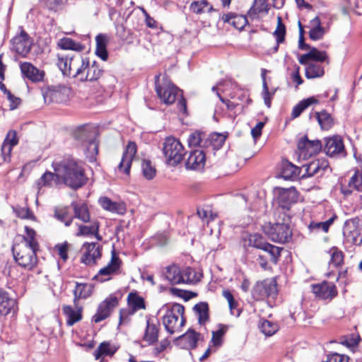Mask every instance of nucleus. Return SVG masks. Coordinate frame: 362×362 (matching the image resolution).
<instances>
[{"label": "nucleus", "instance_id": "obj_52", "mask_svg": "<svg viewBox=\"0 0 362 362\" xmlns=\"http://www.w3.org/2000/svg\"><path fill=\"white\" fill-rule=\"evenodd\" d=\"M262 332L266 336H272L278 330V325L269 320H263L259 325Z\"/></svg>", "mask_w": 362, "mask_h": 362}, {"label": "nucleus", "instance_id": "obj_45", "mask_svg": "<svg viewBox=\"0 0 362 362\" xmlns=\"http://www.w3.org/2000/svg\"><path fill=\"white\" fill-rule=\"evenodd\" d=\"M128 303L132 309V313H135L141 309H145V303L142 297L136 293H130L128 296Z\"/></svg>", "mask_w": 362, "mask_h": 362}, {"label": "nucleus", "instance_id": "obj_29", "mask_svg": "<svg viewBox=\"0 0 362 362\" xmlns=\"http://www.w3.org/2000/svg\"><path fill=\"white\" fill-rule=\"evenodd\" d=\"M328 166L329 164L325 160H315L303 165L305 168V175L307 177L322 175Z\"/></svg>", "mask_w": 362, "mask_h": 362}, {"label": "nucleus", "instance_id": "obj_2", "mask_svg": "<svg viewBox=\"0 0 362 362\" xmlns=\"http://www.w3.org/2000/svg\"><path fill=\"white\" fill-rule=\"evenodd\" d=\"M53 167L59 178L72 189H78L86 182L83 168L72 158H66L60 162L54 163Z\"/></svg>", "mask_w": 362, "mask_h": 362}, {"label": "nucleus", "instance_id": "obj_8", "mask_svg": "<svg viewBox=\"0 0 362 362\" xmlns=\"http://www.w3.org/2000/svg\"><path fill=\"white\" fill-rule=\"evenodd\" d=\"M264 233L273 242L285 243L292 238L290 226L286 223H269L263 227Z\"/></svg>", "mask_w": 362, "mask_h": 362}, {"label": "nucleus", "instance_id": "obj_18", "mask_svg": "<svg viewBox=\"0 0 362 362\" xmlns=\"http://www.w3.org/2000/svg\"><path fill=\"white\" fill-rule=\"evenodd\" d=\"M344 234L350 238L353 243H357L362 241V221L358 218H354L345 222Z\"/></svg>", "mask_w": 362, "mask_h": 362}, {"label": "nucleus", "instance_id": "obj_53", "mask_svg": "<svg viewBox=\"0 0 362 362\" xmlns=\"http://www.w3.org/2000/svg\"><path fill=\"white\" fill-rule=\"evenodd\" d=\"M57 179L59 178L56 172L54 173L51 172H46L42 175L40 180L38 181L37 185L40 186V187L42 186H50L52 185V182L55 181Z\"/></svg>", "mask_w": 362, "mask_h": 362}, {"label": "nucleus", "instance_id": "obj_54", "mask_svg": "<svg viewBox=\"0 0 362 362\" xmlns=\"http://www.w3.org/2000/svg\"><path fill=\"white\" fill-rule=\"evenodd\" d=\"M227 331V327L221 325L219 329L212 332L211 342L216 346H219L222 344V337Z\"/></svg>", "mask_w": 362, "mask_h": 362}, {"label": "nucleus", "instance_id": "obj_63", "mask_svg": "<svg viewBox=\"0 0 362 362\" xmlns=\"http://www.w3.org/2000/svg\"><path fill=\"white\" fill-rule=\"evenodd\" d=\"M5 143L11 144L12 146H16L18 144V139L16 137V133L15 131H9L4 139Z\"/></svg>", "mask_w": 362, "mask_h": 362}, {"label": "nucleus", "instance_id": "obj_48", "mask_svg": "<svg viewBox=\"0 0 362 362\" xmlns=\"http://www.w3.org/2000/svg\"><path fill=\"white\" fill-rule=\"evenodd\" d=\"M86 148L84 152L86 155L87 158L90 161H94L95 160L96 155L98 152V144L95 140L92 139L85 144Z\"/></svg>", "mask_w": 362, "mask_h": 362}, {"label": "nucleus", "instance_id": "obj_23", "mask_svg": "<svg viewBox=\"0 0 362 362\" xmlns=\"http://www.w3.org/2000/svg\"><path fill=\"white\" fill-rule=\"evenodd\" d=\"M206 162L205 153L203 151L195 150L190 152L185 163L187 169L202 170Z\"/></svg>", "mask_w": 362, "mask_h": 362}, {"label": "nucleus", "instance_id": "obj_31", "mask_svg": "<svg viewBox=\"0 0 362 362\" xmlns=\"http://www.w3.org/2000/svg\"><path fill=\"white\" fill-rule=\"evenodd\" d=\"M222 20L228 23L238 30H242L247 23V19L245 16L238 15L234 13H228L222 16Z\"/></svg>", "mask_w": 362, "mask_h": 362}, {"label": "nucleus", "instance_id": "obj_28", "mask_svg": "<svg viewBox=\"0 0 362 362\" xmlns=\"http://www.w3.org/2000/svg\"><path fill=\"white\" fill-rule=\"evenodd\" d=\"M199 334L194 330L189 329L186 333L180 336L177 341L180 345H182L185 349H192L197 346V343L199 339Z\"/></svg>", "mask_w": 362, "mask_h": 362}, {"label": "nucleus", "instance_id": "obj_30", "mask_svg": "<svg viewBox=\"0 0 362 362\" xmlns=\"http://www.w3.org/2000/svg\"><path fill=\"white\" fill-rule=\"evenodd\" d=\"M76 309H74L70 305H65L63 307V312L67 317L66 324L69 326H72L77 322L82 319V308L75 305Z\"/></svg>", "mask_w": 362, "mask_h": 362}, {"label": "nucleus", "instance_id": "obj_55", "mask_svg": "<svg viewBox=\"0 0 362 362\" xmlns=\"http://www.w3.org/2000/svg\"><path fill=\"white\" fill-rule=\"evenodd\" d=\"M13 211L16 216L24 219H34L35 216L29 208L16 206L13 207Z\"/></svg>", "mask_w": 362, "mask_h": 362}, {"label": "nucleus", "instance_id": "obj_32", "mask_svg": "<svg viewBox=\"0 0 362 362\" xmlns=\"http://www.w3.org/2000/svg\"><path fill=\"white\" fill-rule=\"evenodd\" d=\"M93 290V288L91 284L76 283L75 289L74 290V305H76V303L80 298H88L92 294Z\"/></svg>", "mask_w": 362, "mask_h": 362}, {"label": "nucleus", "instance_id": "obj_41", "mask_svg": "<svg viewBox=\"0 0 362 362\" xmlns=\"http://www.w3.org/2000/svg\"><path fill=\"white\" fill-rule=\"evenodd\" d=\"M25 230L26 235L23 237V240L17 245H26L29 247L38 249L39 244L35 239V231L28 226L25 227Z\"/></svg>", "mask_w": 362, "mask_h": 362}, {"label": "nucleus", "instance_id": "obj_1", "mask_svg": "<svg viewBox=\"0 0 362 362\" xmlns=\"http://www.w3.org/2000/svg\"><path fill=\"white\" fill-rule=\"evenodd\" d=\"M57 66L64 75L72 76L81 81H97L103 73L95 62L90 64L88 59L83 58L80 54L72 56L59 54Z\"/></svg>", "mask_w": 362, "mask_h": 362}, {"label": "nucleus", "instance_id": "obj_7", "mask_svg": "<svg viewBox=\"0 0 362 362\" xmlns=\"http://www.w3.org/2000/svg\"><path fill=\"white\" fill-rule=\"evenodd\" d=\"M160 75L155 77V88L156 93L160 100L166 104L170 105L175 103L179 95L180 90L173 84L168 78L164 77L163 83H159Z\"/></svg>", "mask_w": 362, "mask_h": 362}, {"label": "nucleus", "instance_id": "obj_61", "mask_svg": "<svg viewBox=\"0 0 362 362\" xmlns=\"http://www.w3.org/2000/svg\"><path fill=\"white\" fill-rule=\"evenodd\" d=\"M56 248L58 251V255L63 260H66L68 258L67 252H68V244L64 243L63 244L57 245Z\"/></svg>", "mask_w": 362, "mask_h": 362}, {"label": "nucleus", "instance_id": "obj_9", "mask_svg": "<svg viewBox=\"0 0 362 362\" xmlns=\"http://www.w3.org/2000/svg\"><path fill=\"white\" fill-rule=\"evenodd\" d=\"M244 245L267 252L271 257V260L274 263H276L279 257L281 255V248L265 242L264 238L257 233L250 234L244 238Z\"/></svg>", "mask_w": 362, "mask_h": 362}, {"label": "nucleus", "instance_id": "obj_44", "mask_svg": "<svg viewBox=\"0 0 362 362\" xmlns=\"http://www.w3.org/2000/svg\"><path fill=\"white\" fill-rule=\"evenodd\" d=\"M317 103L318 100L315 97H310L301 100L296 106H294L291 113L292 117L296 118L299 117L301 112L308 108L310 105L316 104Z\"/></svg>", "mask_w": 362, "mask_h": 362}, {"label": "nucleus", "instance_id": "obj_46", "mask_svg": "<svg viewBox=\"0 0 362 362\" xmlns=\"http://www.w3.org/2000/svg\"><path fill=\"white\" fill-rule=\"evenodd\" d=\"M316 117L321 128L324 130L329 129L333 125V119L331 115L323 110L320 112H316Z\"/></svg>", "mask_w": 362, "mask_h": 362}, {"label": "nucleus", "instance_id": "obj_35", "mask_svg": "<svg viewBox=\"0 0 362 362\" xmlns=\"http://www.w3.org/2000/svg\"><path fill=\"white\" fill-rule=\"evenodd\" d=\"M286 28L282 23L281 17H278L277 26L274 32V35L276 37V45L270 50L269 54H274L277 52L279 47V44L282 43L285 40Z\"/></svg>", "mask_w": 362, "mask_h": 362}, {"label": "nucleus", "instance_id": "obj_4", "mask_svg": "<svg viewBox=\"0 0 362 362\" xmlns=\"http://www.w3.org/2000/svg\"><path fill=\"white\" fill-rule=\"evenodd\" d=\"M185 307L179 303L167 307L166 313L163 317V324L165 330L170 334L180 332L185 324L184 317Z\"/></svg>", "mask_w": 362, "mask_h": 362}, {"label": "nucleus", "instance_id": "obj_33", "mask_svg": "<svg viewBox=\"0 0 362 362\" xmlns=\"http://www.w3.org/2000/svg\"><path fill=\"white\" fill-rule=\"evenodd\" d=\"M15 300L10 298L8 293L0 288V315H8L14 307Z\"/></svg>", "mask_w": 362, "mask_h": 362}, {"label": "nucleus", "instance_id": "obj_10", "mask_svg": "<svg viewBox=\"0 0 362 362\" xmlns=\"http://www.w3.org/2000/svg\"><path fill=\"white\" fill-rule=\"evenodd\" d=\"M277 294L276 281L267 279L257 282L252 288V295L256 300H264L266 298H274Z\"/></svg>", "mask_w": 362, "mask_h": 362}, {"label": "nucleus", "instance_id": "obj_19", "mask_svg": "<svg viewBox=\"0 0 362 362\" xmlns=\"http://www.w3.org/2000/svg\"><path fill=\"white\" fill-rule=\"evenodd\" d=\"M86 252L81 257V262L86 265H93L101 257V247L96 243H86L83 245Z\"/></svg>", "mask_w": 362, "mask_h": 362}, {"label": "nucleus", "instance_id": "obj_13", "mask_svg": "<svg viewBox=\"0 0 362 362\" xmlns=\"http://www.w3.org/2000/svg\"><path fill=\"white\" fill-rule=\"evenodd\" d=\"M298 148L300 156L304 158H310L317 154L322 149L320 140H309L306 136L299 139Z\"/></svg>", "mask_w": 362, "mask_h": 362}, {"label": "nucleus", "instance_id": "obj_14", "mask_svg": "<svg viewBox=\"0 0 362 362\" xmlns=\"http://www.w3.org/2000/svg\"><path fill=\"white\" fill-rule=\"evenodd\" d=\"M136 143L129 141L123 153L121 161L117 166L118 173H124L127 175L129 174L132 163L136 153Z\"/></svg>", "mask_w": 362, "mask_h": 362}, {"label": "nucleus", "instance_id": "obj_42", "mask_svg": "<svg viewBox=\"0 0 362 362\" xmlns=\"http://www.w3.org/2000/svg\"><path fill=\"white\" fill-rule=\"evenodd\" d=\"M57 45L62 49H70L76 52H81L85 48L84 45L69 37L60 39Z\"/></svg>", "mask_w": 362, "mask_h": 362}, {"label": "nucleus", "instance_id": "obj_59", "mask_svg": "<svg viewBox=\"0 0 362 362\" xmlns=\"http://www.w3.org/2000/svg\"><path fill=\"white\" fill-rule=\"evenodd\" d=\"M223 296L228 300L229 308L230 310L235 309L237 307V302L235 300L233 294L228 290L223 291Z\"/></svg>", "mask_w": 362, "mask_h": 362}, {"label": "nucleus", "instance_id": "obj_17", "mask_svg": "<svg viewBox=\"0 0 362 362\" xmlns=\"http://www.w3.org/2000/svg\"><path fill=\"white\" fill-rule=\"evenodd\" d=\"M20 69L23 77L33 83H39L44 81L45 71L37 69L30 62H21Z\"/></svg>", "mask_w": 362, "mask_h": 362}, {"label": "nucleus", "instance_id": "obj_26", "mask_svg": "<svg viewBox=\"0 0 362 362\" xmlns=\"http://www.w3.org/2000/svg\"><path fill=\"white\" fill-rule=\"evenodd\" d=\"M122 264V261L117 255L115 250L113 248L112 250L111 259L107 265L98 272V276H110L117 274L119 272V269Z\"/></svg>", "mask_w": 362, "mask_h": 362}, {"label": "nucleus", "instance_id": "obj_21", "mask_svg": "<svg viewBox=\"0 0 362 362\" xmlns=\"http://www.w3.org/2000/svg\"><path fill=\"white\" fill-rule=\"evenodd\" d=\"M69 89L66 87H53L48 88L43 93L45 102L47 103H60L66 100Z\"/></svg>", "mask_w": 362, "mask_h": 362}, {"label": "nucleus", "instance_id": "obj_38", "mask_svg": "<svg viewBox=\"0 0 362 362\" xmlns=\"http://www.w3.org/2000/svg\"><path fill=\"white\" fill-rule=\"evenodd\" d=\"M189 10L197 15L209 13L213 10V6L207 0L194 1L191 3Z\"/></svg>", "mask_w": 362, "mask_h": 362}, {"label": "nucleus", "instance_id": "obj_3", "mask_svg": "<svg viewBox=\"0 0 362 362\" xmlns=\"http://www.w3.org/2000/svg\"><path fill=\"white\" fill-rule=\"evenodd\" d=\"M163 276L171 285L192 284L198 281L196 272L189 267L181 269L178 265L173 264L165 267L163 270Z\"/></svg>", "mask_w": 362, "mask_h": 362}, {"label": "nucleus", "instance_id": "obj_51", "mask_svg": "<svg viewBox=\"0 0 362 362\" xmlns=\"http://www.w3.org/2000/svg\"><path fill=\"white\" fill-rule=\"evenodd\" d=\"M99 223L98 221L92 222L90 226L80 225L78 226V231L76 233L77 236L88 235L95 233L99 231Z\"/></svg>", "mask_w": 362, "mask_h": 362}, {"label": "nucleus", "instance_id": "obj_57", "mask_svg": "<svg viewBox=\"0 0 362 362\" xmlns=\"http://www.w3.org/2000/svg\"><path fill=\"white\" fill-rule=\"evenodd\" d=\"M325 29L323 27H313L309 32L310 38L313 40H318L323 37Z\"/></svg>", "mask_w": 362, "mask_h": 362}, {"label": "nucleus", "instance_id": "obj_34", "mask_svg": "<svg viewBox=\"0 0 362 362\" xmlns=\"http://www.w3.org/2000/svg\"><path fill=\"white\" fill-rule=\"evenodd\" d=\"M305 66V77L308 79L320 78L324 76L325 70L321 64L317 62H308Z\"/></svg>", "mask_w": 362, "mask_h": 362}, {"label": "nucleus", "instance_id": "obj_62", "mask_svg": "<svg viewBox=\"0 0 362 362\" xmlns=\"http://www.w3.org/2000/svg\"><path fill=\"white\" fill-rule=\"evenodd\" d=\"M12 146L11 144L8 143L4 142L1 146V154L4 158V161H7L9 160L10 154L11 153Z\"/></svg>", "mask_w": 362, "mask_h": 362}, {"label": "nucleus", "instance_id": "obj_64", "mask_svg": "<svg viewBox=\"0 0 362 362\" xmlns=\"http://www.w3.org/2000/svg\"><path fill=\"white\" fill-rule=\"evenodd\" d=\"M264 126V122H259L255 127H253L251 130V134L252 137L256 139L259 138L262 134V128Z\"/></svg>", "mask_w": 362, "mask_h": 362}, {"label": "nucleus", "instance_id": "obj_22", "mask_svg": "<svg viewBox=\"0 0 362 362\" xmlns=\"http://www.w3.org/2000/svg\"><path fill=\"white\" fill-rule=\"evenodd\" d=\"M353 190L362 192V163L350 178L348 186H341V192L346 197L351 194Z\"/></svg>", "mask_w": 362, "mask_h": 362}, {"label": "nucleus", "instance_id": "obj_50", "mask_svg": "<svg viewBox=\"0 0 362 362\" xmlns=\"http://www.w3.org/2000/svg\"><path fill=\"white\" fill-rule=\"evenodd\" d=\"M142 173L147 180L153 179L156 173L155 167L149 160H143L141 163Z\"/></svg>", "mask_w": 362, "mask_h": 362}, {"label": "nucleus", "instance_id": "obj_25", "mask_svg": "<svg viewBox=\"0 0 362 362\" xmlns=\"http://www.w3.org/2000/svg\"><path fill=\"white\" fill-rule=\"evenodd\" d=\"M300 64H305L308 62H317L320 64L321 62H327L329 63L328 57L325 51H320L315 47L310 48V51L304 54H302L299 59Z\"/></svg>", "mask_w": 362, "mask_h": 362}, {"label": "nucleus", "instance_id": "obj_24", "mask_svg": "<svg viewBox=\"0 0 362 362\" xmlns=\"http://www.w3.org/2000/svg\"><path fill=\"white\" fill-rule=\"evenodd\" d=\"M160 330V323L158 320L148 319L146 326L142 337L143 341L148 345L153 344L157 341Z\"/></svg>", "mask_w": 362, "mask_h": 362}, {"label": "nucleus", "instance_id": "obj_6", "mask_svg": "<svg viewBox=\"0 0 362 362\" xmlns=\"http://www.w3.org/2000/svg\"><path fill=\"white\" fill-rule=\"evenodd\" d=\"M26 245L15 244L12 247L13 257L19 266L27 270H32L37 262L36 251Z\"/></svg>", "mask_w": 362, "mask_h": 362}, {"label": "nucleus", "instance_id": "obj_20", "mask_svg": "<svg viewBox=\"0 0 362 362\" xmlns=\"http://www.w3.org/2000/svg\"><path fill=\"white\" fill-rule=\"evenodd\" d=\"M276 201L280 207L288 209L292 204L298 201V192L295 188H278Z\"/></svg>", "mask_w": 362, "mask_h": 362}, {"label": "nucleus", "instance_id": "obj_27", "mask_svg": "<svg viewBox=\"0 0 362 362\" xmlns=\"http://www.w3.org/2000/svg\"><path fill=\"white\" fill-rule=\"evenodd\" d=\"M98 202L101 207L112 213L124 214L126 211V206L123 202H112L107 197H100Z\"/></svg>", "mask_w": 362, "mask_h": 362}, {"label": "nucleus", "instance_id": "obj_37", "mask_svg": "<svg viewBox=\"0 0 362 362\" xmlns=\"http://www.w3.org/2000/svg\"><path fill=\"white\" fill-rule=\"evenodd\" d=\"M194 311L198 317V322L200 325H205L209 319V305L205 302H200L193 308Z\"/></svg>", "mask_w": 362, "mask_h": 362}, {"label": "nucleus", "instance_id": "obj_60", "mask_svg": "<svg viewBox=\"0 0 362 362\" xmlns=\"http://www.w3.org/2000/svg\"><path fill=\"white\" fill-rule=\"evenodd\" d=\"M210 139L211 142H214L215 148H219L224 144L226 138L221 134H214L211 136Z\"/></svg>", "mask_w": 362, "mask_h": 362}, {"label": "nucleus", "instance_id": "obj_49", "mask_svg": "<svg viewBox=\"0 0 362 362\" xmlns=\"http://www.w3.org/2000/svg\"><path fill=\"white\" fill-rule=\"evenodd\" d=\"M54 218L61 222H63L66 226H69L73 217L69 216L67 208H57L54 210Z\"/></svg>", "mask_w": 362, "mask_h": 362}, {"label": "nucleus", "instance_id": "obj_15", "mask_svg": "<svg viewBox=\"0 0 362 362\" xmlns=\"http://www.w3.org/2000/svg\"><path fill=\"white\" fill-rule=\"evenodd\" d=\"M12 50L25 57L30 52L32 42L25 31H21L19 35L14 37L12 40Z\"/></svg>", "mask_w": 362, "mask_h": 362}, {"label": "nucleus", "instance_id": "obj_56", "mask_svg": "<svg viewBox=\"0 0 362 362\" xmlns=\"http://www.w3.org/2000/svg\"><path fill=\"white\" fill-rule=\"evenodd\" d=\"M203 134L201 132H195L192 133L188 138V144L189 146H201Z\"/></svg>", "mask_w": 362, "mask_h": 362}, {"label": "nucleus", "instance_id": "obj_47", "mask_svg": "<svg viewBox=\"0 0 362 362\" xmlns=\"http://www.w3.org/2000/svg\"><path fill=\"white\" fill-rule=\"evenodd\" d=\"M331 257L329 264L334 267L341 266L344 262V253L337 247H333L329 250Z\"/></svg>", "mask_w": 362, "mask_h": 362}, {"label": "nucleus", "instance_id": "obj_58", "mask_svg": "<svg viewBox=\"0 0 362 362\" xmlns=\"http://www.w3.org/2000/svg\"><path fill=\"white\" fill-rule=\"evenodd\" d=\"M349 358L347 356L334 353L327 356V358L324 362H349Z\"/></svg>", "mask_w": 362, "mask_h": 362}, {"label": "nucleus", "instance_id": "obj_43", "mask_svg": "<svg viewBox=\"0 0 362 362\" xmlns=\"http://www.w3.org/2000/svg\"><path fill=\"white\" fill-rule=\"evenodd\" d=\"M75 217L80 219L84 223L90 221V214L86 204L72 203Z\"/></svg>", "mask_w": 362, "mask_h": 362}, {"label": "nucleus", "instance_id": "obj_39", "mask_svg": "<svg viewBox=\"0 0 362 362\" xmlns=\"http://www.w3.org/2000/svg\"><path fill=\"white\" fill-rule=\"evenodd\" d=\"M300 168L293 163L286 161L282 164L281 175L285 180L296 177L300 174Z\"/></svg>", "mask_w": 362, "mask_h": 362}, {"label": "nucleus", "instance_id": "obj_5", "mask_svg": "<svg viewBox=\"0 0 362 362\" xmlns=\"http://www.w3.org/2000/svg\"><path fill=\"white\" fill-rule=\"evenodd\" d=\"M163 153L168 165L176 166L183 159L185 148L180 141L173 136L165 138L163 144Z\"/></svg>", "mask_w": 362, "mask_h": 362}, {"label": "nucleus", "instance_id": "obj_16", "mask_svg": "<svg viewBox=\"0 0 362 362\" xmlns=\"http://www.w3.org/2000/svg\"><path fill=\"white\" fill-rule=\"evenodd\" d=\"M324 151L330 157H344L346 152L342 139L337 136L327 139Z\"/></svg>", "mask_w": 362, "mask_h": 362}, {"label": "nucleus", "instance_id": "obj_11", "mask_svg": "<svg viewBox=\"0 0 362 362\" xmlns=\"http://www.w3.org/2000/svg\"><path fill=\"white\" fill-rule=\"evenodd\" d=\"M118 303V298L114 295H110L99 304L96 313L92 317V321L98 323L109 317Z\"/></svg>", "mask_w": 362, "mask_h": 362}, {"label": "nucleus", "instance_id": "obj_12", "mask_svg": "<svg viewBox=\"0 0 362 362\" xmlns=\"http://www.w3.org/2000/svg\"><path fill=\"white\" fill-rule=\"evenodd\" d=\"M312 291L319 299L328 300L329 301L334 298L338 294L335 284L326 281L312 285Z\"/></svg>", "mask_w": 362, "mask_h": 362}, {"label": "nucleus", "instance_id": "obj_36", "mask_svg": "<svg viewBox=\"0 0 362 362\" xmlns=\"http://www.w3.org/2000/svg\"><path fill=\"white\" fill-rule=\"evenodd\" d=\"M107 37L103 34H99L95 37V54L103 61L107 60L108 57V53L107 51Z\"/></svg>", "mask_w": 362, "mask_h": 362}, {"label": "nucleus", "instance_id": "obj_40", "mask_svg": "<svg viewBox=\"0 0 362 362\" xmlns=\"http://www.w3.org/2000/svg\"><path fill=\"white\" fill-rule=\"evenodd\" d=\"M117 348L107 341L102 342L94 352L95 359H98L101 356H112Z\"/></svg>", "mask_w": 362, "mask_h": 362}]
</instances>
